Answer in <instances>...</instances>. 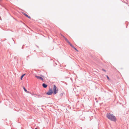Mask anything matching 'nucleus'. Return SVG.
<instances>
[{
  "label": "nucleus",
  "instance_id": "nucleus-6",
  "mask_svg": "<svg viewBox=\"0 0 129 129\" xmlns=\"http://www.w3.org/2000/svg\"><path fill=\"white\" fill-rule=\"evenodd\" d=\"M42 86L44 88H46L47 87L48 85L45 83H43L42 84Z\"/></svg>",
  "mask_w": 129,
  "mask_h": 129
},
{
  "label": "nucleus",
  "instance_id": "nucleus-11",
  "mask_svg": "<svg viewBox=\"0 0 129 129\" xmlns=\"http://www.w3.org/2000/svg\"><path fill=\"white\" fill-rule=\"evenodd\" d=\"M73 48L75 50H76L77 51H78V50H77V49L75 48L74 47Z\"/></svg>",
  "mask_w": 129,
  "mask_h": 129
},
{
  "label": "nucleus",
  "instance_id": "nucleus-2",
  "mask_svg": "<svg viewBox=\"0 0 129 129\" xmlns=\"http://www.w3.org/2000/svg\"><path fill=\"white\" fill-rule=\"evenodd\" d=\"M53 86V93L54 94H55L58 91V89L55 84H54Z\"/></svg>",
  "mask_w": 129,
  "mask_h": 129
},
{
  "label": "nucleus",
  "instance_id": "nucleus-19",
  "mask_svg": "<svg viewBox=\"0 0 129 129\" xmlns=\"http://www.w3.org/2000/svg\"><path fill=\"white\" fill-rule=\"evenodd\" d=\"M23 46H24V45H23V46H22V49H23Z\"/></svg>",
  "mask_w": 129,
  "mask_h": 129
},
{
  "label": "nucleus",
  "instance_id": "nucleus-22",
  "mask_svg": "<svg viewBox=\"0 0 129 129\" xmlns=\"http://www.w3.org/2000/svg\"><path fill=\"white\" fill-rule=\"evenodd\" d=\"M37 46V47H38V46Z\"/></svg>",
  "mask_w": 129,
  "mask_h": 129
},
{
  "label": "nucleus",
  "instance_id": "nucleus-15",
  "mask_svg": "<svg viewBox=\"0 0 129 129\" xmlns=\"http://www.w3.org/2000/svg\"><path fill=\"white\" fill-rule=\"evenodd\" d=\"M102 70L103 71H104V72H106V71L105 70V69H102Z\"/></svg>",
  "mask_w": 129,
  "mask_h": 129
},
{
  "label": "nucleus",
  "instance_id": "nucleus-13",
  "mask_svg": "<svg viewBox=\"0 0 129 129\" xmlns=\"http://www.w3.org/2000/svg\"><path fill=\"white\" fill-rule=\"evenodd\" d=\"M65 40L66 42H68L69 40L68 39L66 38H65Z\"/></svg>",
  "mask_w": 129,
  "mask_h": 129
},
{
  "label": "nucleus",
  "instance_id": "nucleus-21",
  "mask_svg": "<svg viewBox=\"0 0 129 129\" xmlns=\"http://www.w3.org/2000/svg\"><path fill=\"white\" fill-rule=\"evenodd\" d=\"M35 129H37V128H36Z\"/></svg>",
  "mask_w": 129,
  "mask_h": 129
},
{
  "label": "nucleus",
  "instance_id": "nucleus-18",
  "mask_svg": "<svg viewBox=\"0 0 129 129\" xmlns=\"http://www.w3.org/2000/svg\"><path fill=\"white\" fill-rule=\"evenodd\" d=\"M25 92L27 93H29V91H27V92Z\"/></svg>",
  "mask_w": 129,
  "mask_h": 129
},
{
  "label": "nucleus",
  "instance_id": "nucleus-4",
  "mask_svg": "<svg viewBox=\"0 0 129 129\" xmlns=\"http://www.w3.org/2000/svg\"><path fill=\"white\" fill-rule=\"evenodd\" d=\"M38 79L41 80H43V79L42 77L40 76H38L37 75L35 76Z\"/></svg>",
  "mask_w": 129,
  "mask_h": 129
},
{
  "label": "nucleus",
  "instance_id": "nucleus-9",
  "mask_svg": "<svg viewBox=\"0 0 129 129\" xmlns=\"http://www.w3.org/2000/svg\"><path fill=\"white\" fill-rule=\"evenodd\" d=\"M36 97H38L39 98H40V97H42L41 95H37V94H36Z\"/></svg>",
  "mask_w": 129,
  "mask_h": 129
},
{
  "label": "nucleus",
  "instance_id": "nucleus-17",
  "mask_svg": "<svg viewBox=\"0 0 129 129\" xmlns=\"http://www.w3.org/2000/svg\"><path fill=\"white\" fill-rule=\"evenodd\" d=\"M61 36H63V37L65 39V38H66L64 36H63L62 35H61Z\"/></svg>",
  "mask_w": 129,
  "mask_h": 129
},
{
  "label": "nucleus",
  "instance_id": "nucleus-1",
  "mask_svg": "<svg viewBox=\"0 0 129 129\" xmlns=\"http://www.w3.org/2000/svg\"><path fill=\"white\" fill-rule=\"evenodd\" d=\"M106 116L108 119L113 121L115 122L116 121V118L115 116L113 114L110 113H108L106 114Z\"/></svg>",
  "mask_w": 129,
  "mask_h": 129
},
{
  "label": "nucleus",
  "instance_id": "nucleus-5",
  "mask_svg": "<svg viewBox=\"0 0 129 129\" xmlns=\"http://www.w3.org/2000/svg\"><path fill=\"white\" fill-rule=\"evenodd\" d=\"M22 13L26 17H27L29 19H30L31 18V17L29 16L27 14H26L25 13H24L23 12Z\"/></svg>",
  "mask_w": 129,
  "mask_h": 129
},
{
  "label": "nucleus",
  "instance_id": "nucleus-23",
  "mask_svg": "<svg viewBox=\"0 0 129 129\" xmlns=\"http://www.w3.org/2000/svg\"><path fill=\"white\" fill-rule=\"evenodd\" d=\"M1 1V0H0V1Z\"/></svg>",
  "mask_w": 129,
  "mask_h": 129
},
{
  "label": "nucleus",
  "instance_id": "nucleus-16",
  "mask_svg": "<svg viewBox=\"0 0 129 129\" xmlns=\"http://www.w3.org/2000/svg\"><path fill=\"white\" fill-rule=\"evenodd\" d=\"M69 44H70L71 43L68 41L67 42Z\"/></svg>",
  "mask_w": 129,
  "mask_h": 129
},
{
  "label": "nucleus",
  "instance_id": "nucleus-3",
  "mask_svg": "<svg viewBox=\"0 0 129 129\" xmlns=\"http://www.w3.org/2000/svg\"><path fill=\"white\" fill-rule=\"evenodd\" d=\"M53 93V91L51 88H50L48 91L47 92L46 94L48 95H51Z\"/></svg>",
  "mask_w": 129,
  "mask_h": 129
},
{
  "label": "nucleus",
  "instance_id": "nucleus-12",
  "mask_svg": "<svg viewBox=\"0 0 129 129\" xmlns=\"http://www.w3.org/2000/svg\"><path fill=\"white\" fill-rule=\"evenodd\" d=\"M69 45H70V46L72 47L73 48L74 47V46H73L71 43L70 44H69Z\"/></svg>",
  "mask_w": 129,
  "mask_h": 129
},
{
  "label": "nucleus",
  "instance_id": "nucleus-8",
  "mask_svg": "<svg viewBox=\"0 0 129 129\" xmlns=\"http://www.w3.org/2000/svg\"><path fill=\"white\" fill-rule=\"evenodd\" d=\"M23 89L25 91V92H27V90H26V89L25 88V87L24 86H23Z\"/></svg>",
  "mask_w": 129,
  "mask_h": 129
},
{
  "label": "nucleus",
  "instance_id": "nucleus-20",
  "mask_svg": "<svg viewBox=\"0 0 129 129\" xmlns=\"http://www.w3.org/2000/svg\"><path fill=\"white\" fill-rule=\"evenodd\" d=\"M0 19L1 20V18H0Z\"/></svg>",
  "mask_w": 129,
  "mask_h": 129
},
{
  "label": "nucleus",
  "instance_id": "nucleus-10",
  "mask_svg": "<svg viewBox=\"0 0 129 129\" xmlns=\"http://www.w3.org/2000/svg\"><path fill=\"white\" fill-rule=\"evenodd\" d=\"M106 77L107 79L109 80H110V78H109V77H108V76L107 75H106Z\"/></svg>",
  "mask_w": 129,
  "mask_h": 129
},
{
  "label": "nucleus",
  "instance_id": "nucleus-7",
  "mask_svg": "<svg viewBox=\"0 0 129 129\" xmlns=\"http://www.w3.org/2000/svg\"><path fill=\"white\" fill-rule=\"evenodd\" d=\"M25 74H23L21 76V77H20V79H21V80H22V78H23V77L25 75Z\"/></svg>",
  "mask_w": 129,
  "mask_h": 129
},
{
  "label": "nucleus",
  "instance_id": "nucleus-14",
  "mask_svg": "<svg viewBox=\"0 0 129 129\" xmlns=\"http://www.w3.org/2000/svg\"><path fill=\"white\" fill-rule=\"evenodd\" d=\"M63 93H61L60 94V96H62L63 95Z\"/></svg>",
  "mask_w": 129,
  "mask_h": 129
}]
</instances>
